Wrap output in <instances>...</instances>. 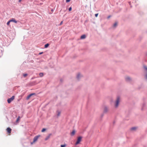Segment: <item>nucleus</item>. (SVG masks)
I'll return each instance as SVG.
<instances>
[{"label": "nucleus", "mask_w": 147, "mask_h": 147, "mask_svg": "<svg viewBox=\"0 0 147 147\" xmlns=\"http://www.w3.org/2000/svg\"><path fill=\"white\" fill-rule=\"evenodd\" d=\"M120 101V98L119 97H117L115 104V107L117 108L118 107Z\"/></svg>", "instance_id": "1"}, {"label": "nucleus", "mask_w": 147, "mask_h": 147, "mask_svg": "<svg viewBox=\"0 0 147 147\" xmlns=\"http://www.w3.org/2000/svg\"><path fill=\"white\" fill-rule=\"evenodd\" d=\"M82 138V137L81 136H79L78 137L77 141L75 144L76 145H77L80 143V142L81 141Z\"/></svg>", "instance_id": "2"}, {"label": "nucleus", "mask_w": 147, "mask_h": 147, "mask_svg": "<svg viewBox=\"0 0 147 147\" xmlns=\"http://www.w3.org/2000/svg\"><path fill=\"white\" fill-rule=\"evenodd\" d=\"M40 136V135H38V136H35L33 139V141L32 142H31V144H33L34 142H36L39 138V137Z\"/></svg>", "instance_id": "3"}, {"label": "nucleus", "mask_w": 147, "mask_h": 147, "mask_svg": "<svg viewBox=\"0 0 147 147\" xmlns=\"http://www.w3.org/2000/svg\"><path fill=\"white\" fill-rule=\"evenodd\" d=\"M15 96H12L11 98H8L7 100V102L8 103H10L14 99Z\"/></svg>", "instance_id": "4"}, {"label": "nucleus", "mask_w": 147, "mask_h": 147, "mask_svg": "<svg viewBox=\"0 0 147 147\" xmlns=\"http://www.w3.org/2000/svg\"><path fill=\"white\" fill-rule=\"evenodd\" d=\"M81 77L82 75L80 74V73H79L78 74L76 77L77 79L79 80Z\"/></svg>", "instance_id": "5"}, {"label": "nucleus", "mask_w": 147, "mask_h": 147, "mask_svg": "<svg viewBox=\"0 0 147 147\" xmlns=\"http://www.w3.org/2000/svg\"><path fill=\"white\" fill-rule=\"evenodd\" d=\"M10 20L11 22H13L15 23H17V21L14 18H12Z\"/></svg>", "instance_id": "6"}, {"label": "nucleus", "mask_w": 147, "mask_h": 147, "mask_svg": "<svg viewBox=\"0 0 147 147\" xmlns=\"http://www.w3.org/2000/svg\"><path fill=\"white\" fill-rule=\"evenodd\" d=\"M57 117H58L60 116L61 114V112L60 111L58 110L57 111Z\"/></svg>", "instance_id": "7"}, {"label": "nucleus", "mask_w": 147, "mask_h": 147, "mask_svg": "<svg viewBox=\"0 0 147 147\" xmlns=\"http://www.w3.org/2000/svg\"><path fill=\"white\" fill-rule=\"evenodd\" d=\"M51 135V134H49L46 137V138L45 139V141H46L47 140L49 139Z\"/></svg>", "instance_id": "8"}, {"label": "nucleus", "mask_w": 147, "mask_h": 147, "mask_svg": "<svg viewBox=\"0 0 147 147\" xmlns=\"http://www.w3.org/2000/svg\"><path fill=\"white\" fill-rule=\"evenodd\" d=\"M11 129L10 128L8 127V128H7V132L9 133H10L11 132Z\"/></svg>", "instance_id": "9"}, {"label": "nucleus", "mask_w": 147, "mask_h": 147, "mask_svg": "<svg viewBox=\"0 0 147 147\" xmlns=\"http://www.w3.org/2000/svg\"><path fill=\"white\" fill-rule=\"evenodd\" d=\"M108 111V108L107 107H105L104 110V113H106Z\"/></svg>", "instance_id": "10"}, {"label": "nucleus", "mask_w": 147, "mask_h": 147, "mask_svg": "<svg viewBox=\"0 0 147 147\" xmlns=\"http://www.w3.org/2000/svg\"><path fill=\"white\" fill-rule=\"evenodd\" d=\"M86 37V36L84 34L81 36L80 38L81 39H85Z\"/></svg>", "instance_id": "11"}, {"label": "nucleus", "mask_w": 147, "mask_h": 147, "mask_svg": "<svg viewBox=\"0 0 147 147\" xmlns=\"http://www.w3.org/2000/svg\"><path fill=\"white\" fill-rule=\"evenodd\" d=\"M75 133V130H73L72 132L71 133V136H73L74 135Z\"/></svg>", "instance_id": "12"}, {"label": "nucleus", "mask_w": 147, "mask_h": 147, "mask_svg": "<svg viewBox=\"0 0 147 147\" xmlns=\"http://www.w3.org/2000/svg\"><path fill=\"white\" fill-rule=\"evenodd\" d=\"M39 75L40 77H42L43 76V74L42 73H40L39 74Z\"/></svg>", "instance_id": "13"}, {"label": "nucleus", "mask_w": 147, "mask_h": 147, "mask_svg": "<svg viewBox=\"0 0 147 147\" xmlns=\"http://www.w3.org/2000/svg\"><path fill=\"white\" fill-rule=\"evenodd\" d=\"M49 45V44H48V43H47L46 44H45V48H47Z\"/></svg>", "instance_id": "14"}, {"label": "nucleus", "mask_w": 147, "mask_h": 147, "mask_svg": "<svg viewBox=\"0 0 147 147\" xmlns=\"http://www.w3.org/2000/svg\"><path fill=\"white\" fill-rule=\"evenodd\" d=\"M117 22H116L114 24L113 26V27H115L117 26Z\"/></svg>", "instance_id": "15"}, {"label": "nucleus", "mask_w": 147, "mask_h": 147, "mask_svg": "<svg viewBox=\"0 0 147 147\" xmlns=\"http://www.w3.org/2000/svg\"><path fill=\"white\" fill-rule=\"evenodd\" d=\"M126 80L127 81H129L130 80V78L129 77H127L126 78Z\"/></svg>", "instance_id": "16"}, {"label": "nucleus", "mask_w": 147, "mask_h": 147, "mask_svg": "<svg viewBox=\"0 0 147 147\" xmlns=\"http://www.w3.org/2000/svg\"><path fill=\"white\" fill-rule=\"evenodd\" d=\"M136 128L135 127H133L131 128V130H136Z\"/></svg>", "instance_id": "17"}, {"label": "nucleus", "mask_w": 147, "mask_h": 147, "mask_svg": "<svg viewBox=\"0 0 147 147\" xmlns=\"http://www.w3.org/2000/svg\"><path fill=\"white\" fill-rule=\"evenodd\" d=\"M20 116H19V117H18V118H17V120H16V122H18V121H19V120H20Z\"/></svg>", "instance_id": "18"}, {"label": "nucleus", "mask_w": 147, "mask_h": 147, "mask_svg": "<svg viewBox=\"0 0 147 147\" xmlns=\"http://www.w3.org/2000/svg\"><path fill=\"white\" fill-rule=\"evenodd\" d=\"M31 96H30V95L29 94V95H28L27 97L26 98V99L27 100H28L30 98V97H31Z\"/></svg>", "instance_id": "19"}, {"label": "nucleus", "mask_w": 147, "mask_h": 147, "mask_svg": "<svg viewBox=\"0 0 147 147\" xmlns=\"http://www.w3.org/2000/svg\"><path fill=\"white\" fill-rule=\"evenodd\" d=\"M10 22H11V21H10V20L9 21H8L7 22V24L8 26V25H9V24H10Z\"/></svg>", "instance_id": "20"}, {"label": "nucleus", "mask_w": 147, "mask_h": 147, "mask_svg": "<svg viewBox=\"0 0 147 147\" xmlns=\"http://www.w3.org/2000/svg\"><path fill=\"white\" fill-rule=\"evenodd\" d=\"M66 146V145L65 144H64L63 145H61V147H65Z\"/></svg>", "instance_id": "21"}, {"label": "nucleus", "mask_w": 147, "mask_h": 147, "mask_svg": "<svg viewBox=\"0 0 147 147\" xmlns=\"http://www.w3.org/2000/svg\"><path fill=\"white\" fill-rule=\"evenodd\" d=\"M46 130V129H45V128H43L42 129V130L41 131H42V132H44V131H45Z\"/></svg>", "instance_id": "22"}, {"label": "nucleus", "mask_w": 147, "mask_h": 147, "mask_svg": "<svg viewBox=\"0 0 147 147\" xmlns=\"http://www.w3.org/2000/svg\"><path fill=\"white\" fill-rule=\"evenodd\" d=\"M35 94H36L35 93H31V94H30V96H32L33 95H35Z\"/></svg>", "instance_id": "23"}, {"label": "nucleus", "mask_w": 147, "mask_h": 147, "mask_svg": "<svg viewBox=\"0 0 147 147\" xmlns=\"http://www.w3.org/2000/svg\"><path fill=\"white\" fill-rule=\"evenodd\" d=\"M71 9H72V7H70L69 8V11H71Z\"/></svg>", "instance_id": "24"}, {"label": "nucleus", "mask_w": 147, "mask_h": 147, "mask_svg": "<svg viewBox=\"0 0 147 147\" xmlns=\"http://www.w3.org/2000/svg\"><path fill=\"white\" fill-rule=\"evenodd\" d=\"M27 75V74H24L23 75V76L24 77H26Z\"/></svg>", "instance_id": "25"}, {"label": "nucleus", "mask_w": 147, "mask_h": 147, "mask_svg": "<svg viewBox=\"0 0 147 147\" xmlns=\"http://www.w3.org/2000/svg\"><path fill=\"white\" fill-rule=\"evenodd\" d=\"M98 13H96V14H95V16L96 17H97L98 16Z\"/></svg>", "instance_id": "26"}, {"label": "nucleus", "mask_w": 147, "mask_h": 147, "mask_svg": "<svg viewBox=\"0 0 147 147\" xmlns=\"http://www.w3.org/2000/svg\"><path fill=\"white\" fill-rule=\"evenodd\" d=\"M144 68L147 70V67L146 66H144Z\"/></svg>", "instance_id": "27"}, {"label": "nucleus", "mask_w": 147, "mask_h": 147, "mask_svg": "<svg viewBox=\"0 0 147 147\" xmlns=\"http://www.w3.org/2000/svg\"><path fill=\"white\" fill-rule=\"evenodd\" d=\"M70 1V0H66V2H69Z\"/></svg>", "instance_id": "28"}, {"label": "nucleus", "mask_w": 147, "mask_h": 147, "mask_svg": "<svg viewBox=\"0 0 147 147\" xmlns=\"http://www.w3.org/2000/svg\"><path fill=\"white\" fill-rule=\"evenodd\" d=\"M43 53V52H40V53H39V55H41V54H42Z\"/></svg>", "instance_id": "29"}, {"label": "nucleus", "mask_w": 147, "mask_h": 147, "mask_svg": "<svg viewBox=\"0 0 147 147\" xmlns=\"http://www.w3.org/2000/svg\"><path fill=\"white\" fill-rule=\"evenodd\" d=\"M62 23H63V21H61V23H60V24H59V25H61V24H62Z\"/></svg>", "instance_id": "30"}, {"label": "nucleus", "mask_w": 147, "mask_h": 147, "mask_svg": "<svg viewBox=\"0 0 147 147\" xmlns=\"http://www.w3.org/2000/svg\"><path fill=\"white\" fill-rule=\"evenodd\" d=\"M110 17V15H109V16L107 17V18H108V19H109V18Z\"/></svg>", "instance_id": "31"}, {"label": "nucleus", "mask_w": 147, "mask_h": 147, "mask_svg": "<svg viewBox=\"0 0 147 147\" xmlns=\"http://www.w3.org/2000/svg\"><path fill=\"white\" fill-rule=\"evenodd\" d=\"M22 0H19V2H20Z\"/></svg>", "instance_id": "32"}, {"label": "nucleus", "mask_w": 147, "mask_h": 147, "mask_svg": "<svg viewBox=\"0 0 147 147\" xmlns=\"http://www.w3.org/2000/svg\"><path fill=\"white\" fill-rule=\"evenodd\" d=\"M146 78L147 79V74L146 75Z\"/></svg>", "instance_id": "33"}, {"label": "nucleus", "mask_w": 147, "mask_h": 147, "mask_svg": "<svg viewBox=\"0 0 147 147\" xmlns=\"http://www.w3.org/2000/svg\"><path fill=\"white\" fill-rule=\"evenodd\" d=\"M51 11H53V9H52V10H51Z\"/></svg>", "instance_id": "34"}, {"label": "nucleus", "mask_w": 147, "mask_h": 147, "mask_svg": "<svg viewBox=\"0 0 147 147\" xmlns=\"http://www.w3.org/2000/svg\"><path fill=\"white\" fill-rule=\"evenodd\" d=\"M103 114H102V116H103Z\"/></svg>", "instance_id": "35"}]
</instances>
